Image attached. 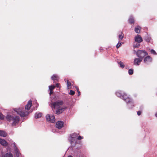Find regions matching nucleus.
<instances>
[{"mask_svg":"<svg viewBox=\"0 0 157 157\" xmlns=\"http://www.w3.org/2000/svg\"><path fill=\"white\" fill-rule=\"evenodd\" d=\"M142 59L141 58H135L134 60V64L136 65H140V62L142 61Z\"/></svg>","mask_w":157,"mask_h":157,"instance_id":"9d476101","label":"nucleus"},{"mask_svg":"<svg viewBox=\"0 0 157 157\" xmlns=\"http://www.w3.org/2000/svg\"><path fill=\"white\" fill-rule=\"evenodd\" d=\"M63 122L61 121H58L56 123V127L59 129H60L63 126Z\"/></svg>","mask_w":157,"mask_h":157,"instance_id":"6e6552de","label":"nucleus"},{"mask_svg":"<svg viewBox=\"0 0 157 157\" xmlns=\"http://www.w3.org/2000/svg\"><path fill=\"white\" fill-rule=\"evenodd\" d=\"M143 40L140 35H137L135 37V41L138 43H140L142 42Z\"/></svg>","mask_w":157,"mask_h":157,"instance_id":"423d86ee","label":"nucleus"},{"mask_svg":"<svg viewBox=\"0 0 157 157\" xmlns=\"http://www.w3.org/2000/svg\"><path fill=\"white\" fill-rule=\"evenodd\" d=\"M124 35L122 33H121V34L119 35V39L121 40L124 37Z\"/></svg>","mask_w":157,"mask_h":157,"instance_id":"b1692460","label":"nucleus"},{"mask_svg":"<svg viewBox=\"0 0 157 157\" xmlns=\"http://www.w3.org/2000/svg\"><path fill=\"white\" fill-rule=\"evenodd\" d=\"M133 73V70L132 69H131L128 70V73L130 75H132Z\"/></svg>","mask_w":157,"mask_h":157,"instance_id":"a878e982","label":"nucleus"},{"mask_svg":"<svg viewBox=\"0 0 157 157\" xmlns=\"http://www.w3.org/2000/svg\"><path fill=\"white\" fill-rule=\"evenodd\" d=\"M137 56L143 59L144 57L148 55L147 53L145 50H138L136 52Z\"/></svg>","mask_w":157,"mask_h":157,"instance_id":"20e7f679","label":"nucleus"},{"mask_svg":"<svg viewBox=\"0 0 157 157\" xmlns=\"http://www.w3.org/2000/svg\"><path fill=\"white\" fill-rule=\"evenodd\" d=\"M6 119L8 121H12L13 122L12 124V126H15L18 124L19 121V117L17 116H12L10 115H7L6 116Z\"/></svg>","mask_w":157,"mask_h":157,"instance_id":"f03ea898","label":"nucleus"},{"mask_svg":"<svg viewBox=\"0 0 157 157\" xmlns=\"http://www.w3.org/2000/svg\"><path fill=\"white\" fill-rule=\"evenodd\" d=\"M63 104V101H57L55 102H52L51 104V106L52 108L54 109H56V113L57 114H59L64 111L67 107L66 106L61 107V106Z\"/></svg>","mask_w":157,"mask_h":157,"instance_id":"f257e3e1","label":"nucleus"},{"mask_svg":"<svg viewBox=\"0 0 157 157\" xmlns=\"http://www.w3.org/2000/svg\"><path fill=\"white\" fill-rule=\"evenodd\" d=\"M76 90H77V91L78 92V96H79V95L80 94V92L79 91V89L78 87H77Z\"/></svg>","mask_w":157,"mask_h":157,"instance_id":"72a5a7b5","label":"nucleus"},{"mask_svg":"<svg viewBox=\"0 0 157 157\" xmlns=\"http://www.w3.org/2000/svg\"><path fill=\"white\" fill-rule=\"evenodd\" d=\"M67 86L68 87H69V86H70L71 85V83L70 82H69L68 80L67 81Z\"/></svg>","mask_w":157,"mask_h":157,"instance_id":"2f4dec72","label":"nucleus"},{"mask_svg":"<svg viewBox=\"0 0 157 157\" xmlns=\"http://www.w3.org/2000/svg\"><path fill=\"white\" fill-rule=\"evenodd\" d=\"M75 92L74 91L72 90H70V92L69 93V94L71 95H74L75 94Z\"/></svg>","mask_w":157,"mask_h":157,"instance_id":"bb28decb","label":"nucleus"},{"mask_svg":"<svg viewBox=\"0 0 157 157\" xmlns=\"http://www.w3.org/2000/svg\"><path fill=\"white\" fill-rule=\"evenodd\" d=\"M14 152L16 156L17 157H19L21 154L15 144H14Z\"/></svg>","mask_w":157,"mask_h":157,"instance_id":"9b49d317","label":"nucleus"},{"mask_svg":"<svg viewBox=\"0 0 157 157\" xmlns=\"http://www.w3.org/2000/svg\"><path fill=\"white\" fill-rule=\"evenodd\" d=\"M140 46V44L139 43H136V44H134V48H136L137 47H138Z\"/></svg>","mask_w":157,"mask_h":157,"instance_id":"393cba45","label":"nucleus"},{"mask_svg":"<svg viewBox=\"0 0 157 157\" xmlns=\"http://www.w3.org/2000/svg\"><path fill=\"white\" fill-rule=\"evenodd\" d=\"M4 118V116L2 113H0V119L1 120H3Z\"/></svg>","mask_w":157,"mask_h":157,"instance_id":"c756f323","label":"nucleus"},{"mask_svg":"<svg viewBox=\"0 0 157 157\" xmlns=\"http://www.w3.org/2000/svg\"><path fill=\"white\" fill-rule=\"evenodd\" d=\"M118 63L120 65V67H121L122 68H124V65L122 62H120Z\"/></svg>","mask_w":157,"mask_h":157,"instance_id":"5701e85b","label":"nucleus"},{"mask_svg":"<svg viewBox=\"0 0 157 157\" xmlns=\"http://www.w3.org/2000/svg\"><path fill=\"white\" fill-rule=\"evenodd\" d=\"M151 54H152L154 55L157 54V53L153 49H151Z\"/></svg>","mask_w":157,"mask_h":157,"instance_id":"c85d7f7f","label":"nucleus"},{"mask_svg":"<svg viewBox=\"0 0 157 157\" xmlns=\"http://www.w3.org/2000/svg\"><path fill=\"white\" fill-rule=\"evenodd\" d=\"M7 135V134L5 132L0 130V136L6 137Z\"/></svg>","mask_w":157,"mask_h":157,"instance_id":"f3484780","label":"nucleus"},{"mask_svg":"<svg viewBox=\"0 0 157 157\" xmlns=\"http://www.w3.org/2000/svg\"><path fill=\"white\" fill-rule=\"evenodd\" d=\"M121 45V43H118L116 46V47L117 49Z\"/></svg>","mask_w":157,"mask_h":157,"instance_id":"7c9ffc66","label":"nucleus"},{"mask_svg":"<svg viewBox=\"0 0 157 157\" xmlns=\"http://www.w3.org/2000/svg\"><path fill=\"white\" fill-rule=\"evenodd\" d=\"M2 157H13L12 154L10 153H8L2 155Z\"/></svg>","mask_w":157,"mask_h":157,"instance_id":"dca6fc26","label":"nucleus"},{"mask_svg":"<svg viewBox=\"0 0 157 157\" xmlns=\"http://www.w3.org/2000/svg\"><path fill=\"white\" fill-rule=\"evenodd\" d=\"M128 97L126 94H124L123 95H122V97L121 98L124 101L126 99H127Z\"/></svg>","mask_w":157,"mask_h":157,"instance_id":"412c9836","label":"nucleus"},{"mask_svg":"<svg viewBox=\"0 0 157 157\" xmlns=\"http://www.w3.org/2000/svg\"><path fill=\"white\" fill-rule=\"evenodd\" d=\"M141 29V27L138 26L137 27L135 28V31L136 33H139L140 32Z\"/></svg>","mask_w":157,"mask_h":157,"instance_id":"a211bd4d","label":"nucleus"},{"mask_svg":"<svg viewBox=\"0 0 157 157\" xmlns=\"http://www.w3.org/2000/svg\"><path fill=\"white\" fill-rule=\"evenodd\" d=\"M60 84L59 83H57L56 84V87H58V88H60Z\"/></svg>","mask_w":157,"mask_h":157,"instance_id":"f704fd0d","label":"nucleus"},{"mask_svg":"<svg viewBox=\"0 0 157 157\" xmlns=\"http://www.w3.org/2000/svg\"><path fill=\"white\" fill-rule=\"evenodd\" d=\"M46 118L47 121H50L52 123H54L55 121V118L53 115H46Z\"/></svg>","mask_w":157,"mask_h":157,"instance_id":"39448f33","label":"nucleus"},{"mask_svg":"<svg viewBox=\"0 0 157 157\" xmlns=\"http://www.w3.org/2000/svg\"><path fill=\"white\" fill-rule=\"evenodd\" d=\"M137 115H138V116H140L141 115V111H138L137 112Z\"/></svg>","mask_w":157,"mask_h":157,"instance_id":"c9c22d12","label":"nucleus"},{"mask_svg":"<svg viewBox=\"0 0 157 157\" xmlns=\"http://www.w3.org/2000/svg\"><path fill=\"white\" fill-rule=\"evenodd\" d=\"M116 95L118 97H120L121 98L122 97V95L119 92H117L116 93Z\"/></svg>","mask_w":157,"mask_h":157,"instance_id":"cd10ccee","label":"nucleus"},{"mask_svg":"<svg viewBox=\"0 0 157 157\" xmlns=\"http://www.w3.org/2000/svg\"><path fill=\"white\" fill-rule=\"evenodd\" d=\"M129 23L131 24H134L135 22V20L134 18L132 16H131L128 19Z\"/></svg>","mask_w":157,"mask_h":157,"instance_id":"2eb2a0df","label":"nucleus"},{"mask_svg":"<svg viewBox=\"0 0 157 157\" xmlns=\"http://www.w3.org/2000/svg\"><path fill=\"white\" fill-rule=\"evenodd\" d=\"M68 157H73L71 155H69Z\"/></svg>","mask_w":157,"mask_h":157,"instance_id":"58836bf2","label":"nucleus"},{"mask_svg":"<svg viewBox=\"0 0 157 157\" xmlns=\"http://www.w3.org/2000/svg\"><path fill=\"white\" fill-rule=\"evenodd\" d=\"M56 86L53 85H52L49 86V89L50 91L49 94L51 95L53 93V90L55 88Z\"/></svg>","mask_w":157,"mask_h":157,"instance_id":"ddd939ff","label":"nucleus"},{"mask_svg":"<svg viewBox=\"0 0 157 157\" xmlns=\"http://www.w3.org/2000/svg\"><path fill=\"white\" fill-rule=\"evenodd\" d=\"M32 101L31 100H30L26 105L25 107V109L27 110L28 111L29 110L32 106Z\"/></svg>","mask_w":157,"mask_h":157,"instance_id":"0eeeda50","label":"nucleus"},{"mask_svg":"<svg viewBox=\"0 0 157 157\" xmlns=\"http://www.w3.org/2000/svg\"><path fill=\"white\" fill-rule=\"evenodd\" d=\"M83 138V137H82L81 136H78V137L77 139L78 140H81Z\"/></svg>","mask_w":157,"mask_h":157,"instance_id":"473e14b6","label":"nucleus"},{"mask_svg":"<svg viewBox=\"0 0 157 157\" xmlns=\"http://www.w3.org/2000/svg\"><path fill=\"white\" fill-rule=\"evenodd\" d=\"M0 144L4 146H6L8 145V143L4 140L0 139Z\"/></svg>","mask_w":157,"mask_h":157,"instance_id":"f8f14e48","label":"nucleus"},{"mask_svg":"<svg viewBox=\"0 0 157 157\" xmlns=\"http://www.w3.org/2000/svg\"><path fill=\"white\" fill-rule=\"evenodd\" d=\"M14 110L21 117L27 116L29 114V112L27 111H25L23 108H22L15 109Z\"/></svg>","mask_w":157,"mask_h":157,"instance_id":"7ed1b4c3","label":"nucleus"},{"mask_svg":"<svg viewBox=\"0 0 157 157\" xmlns=\"http://www.w3.org/2000/svg\"><path fill=\"white\" fill-rule=\"evenodd\" d=\"M79 134V133L77 134L76 133H74L71 135V138H75L78 137V136Z\"/></svg>","mask_w":157,"mask_h":157,"instance_id":"aec40b11","label":"nucleus"},{"mask_svg":"<svg viewBox=\"0 0 157 157\" xmlns=\"http://www.w3.org/2000/svg\"><path fill=\"white\" fill-rule=\"evenodd\" d=\"M146 40L147 42H149V41H150V40H149V39H146Z\"/></svg>","mask_w":157,"mask_h":157,"instance_id":"e433bc0d","label":"nucleus"},{"mask_svg":"<svg viewBox=\"0 0 157 157\" xmlns=\"http://www.w3.org/2000/svg\"><path fill=\"white\" fill-rule=\"evenodd\" d=\"M42 116V113H36L35 114V118L36 119L40 118Z\"/></svg>","mask_w":157,"mask_h":157,"instance_id":"6ab92c4d","label":"nucleus"},{"mask_svg":"<svg viewBox=\"0 0 157 157\" xmlns=\"http://www.w3.org/2000/svg\"><path fill=\"white\" fill-rule=\"evenodd\" d=\"M152 61V58L149 56H147L145 57L144 59V61L146 63H148Z\"/></svg>","mask_w":157,"mask_h":157,"instance_id":"1a4fd4ad","label":"nucleus"},{"mask_svg":"<svg viewBox=\"0 0 157 157\" xmlns=\"http://www.w3.org/2000/svg\"><path fill=\"white\" fill-rule=\"evenodd\" d=\"M124 101L127 103H130L132 102L131 99L129 97L127 99H126Z\"/></svg>","mask_w":157,"mask_h":157,"instance_id":"4be33fe9","label":"nucleus"},{"mask_svg":"<svg viewBox=\"0 0 157 157\" xmlns=\"http://www.w3.org/2000/svg\"><path fill=\"white\" fill-rule=\"evenodd\" d=\"M51 79L54 81V82L56 83L58 80V78L56 75H54L52 77Z\"/></svg>","mask_w":157,"mask_h":157,"instance_id":"4468645a","label":"nucleus"},{"mask_svg":"<svg viewBox=\"0 0 157 157\" xmlns=\"http://www.w3.org/2000/svg\"><path fill=\"white\" fill-rule=\"evenodd\" d=\"M155 116L157 117V113H156L155 114Z\"/></svg>","mask_w":157,"mask_h":157,"instance_id":"4c0bfd02","label":"nucleus"}]
</instances>
